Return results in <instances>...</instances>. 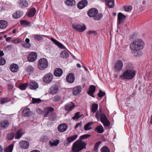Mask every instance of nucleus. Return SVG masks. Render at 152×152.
Segmentation results:
<instances>
[{
	"instance_id": "nucleus-1",
	"label": "nucleus",
	"mask_w": 152,
	"mask_h": 152,
	"mask_svg": "<svg viewBox=\"0 0 152 152\" xmlns=\"http://www.w3.org/2000/svg\"><path fill=\"white\" fill-rule=\"evenodd\" d=\"M144 43L141 39H137L130 44V47L133 51L132 53L134 56H137L140 54L139 51L142 49L144 46Z\"/></svg>"
},
{
	"instance_id": "nucleus-2",
	"label": "nucleus",
	"mask_w": 152,
	"mask_h": 152,
	"mask_svg": "<svg viewBox=\"0 0 152 152\" xmlns=\"http://www.w3.org/2000/svg\"><path fill=\"white\" fill-rule=\"evenodd\" d=\"M87 143L82 140H78L73 144L72 150L73 152H79L85 148Z\"/></svg>"
},
{
	"instance_id": "nucleus-3",
	"label": "nucleus",
	"mask_w": 152,
	"mask_h": 152,
	"mask_svg": "<svg viewBox=\"0 0 152 152\" xmlns=\"http://www.w3.org/2000/svg\"><path fill=\"white\" fill-rule=\"evenodd\" d=\"M136 71L134 70L128 69L124 72L120 76V77L122 79H132L135 76Z\"/></svg>"
},
{
	"instance_id": "nucleus-4",
	"label": "nucleus",
	"mask_w": 152,
	"mask_h": 152,
	"mask_svg": "<svg viewBox=\"0 0 152 152\" xmlns=\"http://www.w3.org/2000/svg\"><path fill=\"white\" fill-rule=\"evenodd\" d=\"M48 65V60L45 58H41L38 62L37 66L38 69L43 70L47 68Z\"/></svg>"
},
{
	"instance_id": "nucleus-5",
	"label": "nucleus",
	"mask_w": 152,
	"mask_h": 152,
	"mask_svg": "<svg viewBox=\"0 0 152 152\" xmlns=\"http://www.w3.org/2000/svg\"><path fill=\"white\" fill-rule=\"evenodd\" d=\"M73 28L76 31L79 32H82L85 31L86 27L85 25H81L79 24H72Z\"/></svg>"
},
{
	"instance_id": "nucleus-6",
	"label": "nucleus",
	"mask_w": 152,
	"mask_h": 152,
	"mask_svg": "<svg viewBox=\"0 0 152 152\" xmlns=\"http://www.w3.org/2000/svg\"><path fill=\"white\" fill-rule=\"evenodd\" d=\"M95 117L98 120H99L100 118L101 122L107 120V119L105 115L101 113V110L100 109H99V111L96 113Z\"/></svg>"
},
{
	"instance_id": "nucleus-7",
	"label": "nucleus",
	"mask_w": 152,
	"mask_h": 152,
	"mask_svg": "<svg viewBox=\"0 0 152 152\" xmlns=\"http://www.w3.org/2000/svg\"><path fill=\"white\" fill-rule=\"evenodd\" d=\"M53 76L51 73H49L45 75L43 78V82L45 83L51 82L53 79Z\"/></svg>"
},
{
	"instance_id": "nucleus-8",
	"label": "nucleus",
	"mask_w": 152,
	"mask_h": 152,
	"mask_svg": "<svg viewBox=\"0 0 152 152\" xmlns=\"http://www.w3.org/2000/svg\"><path fill=\"white\" fill-rule=\"evenodd\" d=\"M123 66V63L122 61L118 60L116 62L114 65V69L116 72H119L121 70Z\"/></svg>"
},
{
	"instance_id": "nucleus-9",
	"label": "nucleus",
	"mask_w": 152,
	"mask_h": 152,
	"mask_svg": "<svg viewBox=\"0 0 152 152\" xmlns=\"http://www.w3.org/2000/svg\"><path fill=\"white\" fill-rule=\"evenodd\" d=\"M58 86L56 84L53 85L49 89V93L52 95L58 93L59 91Z\"/></svg>"
},
{
	"instance_id": "nucleus-10",
	"label": "nucleus",
	"mask_w": 152,
	"mask_h": 152,
	"mask_svg": "<svg viewBox=\"0 0 152 152\" xmlns=\"http://www.w3.org/2000/svg\"><path fill=\"white\" fill-rule=\"evenodd\" d=\"M37 55L35 52H31L28 56V60L29 62H34L37 59Z\"/></svg>"
},
{
	"instance_id": "nucleus-11",
	"label": "nucleus",
	"mask_w": 152,
	"mask_h": 152,
	"mask_svg": "<svg viewBox=\"0 0 152 152\" xmlns=\"http://www.w3.org/2000/svg\"><path fill=\"white\" fill-rule=\"evenodd\" d=\"M98 12V10L95 8H91L87 12V14L90 17H94L96 14H97Z\"/></svg>"
},
{
	"instance_id": "nucleus-12",
	"label": "nucleus",
	"mask_w": 152,
	"mask_h": 152,
	"mask_svg": "<svg viewBox=\"0 0 152 152\" xmlns=\"http://www.w3.org/2000/svg\"><path fill=\"white\" fill-rule=\"evenodd\" d=\"M66 81L69 83H73L75 79L74 75L73 74L70 73L68 74L66 76Z\"/></svg>"
},
{
	"instance_id": "nucleus-13",
	"label": "nucleus",
	"mask_w": 152,
	"mask_h": 152,
	"mask_svg": "<svg viewBox=\"0 0 152 152\" xmlns=\"http://www.w3.org/2000/svg\"><path fill=\"white\" fill-rule=\"evenodd\" d=\"M126 16L121 12L118 13V24H121L125 20Z\"/></svg>"
},
{
	"instance_id": "nucleus-14",
	"label": "nucleus",
	"mask_w": 152,
	"mask_h": 152,
	"mask_svg": "<svg viewBox=\"0 0 152 152\" xmlns=\"http://www.w3.org/2000/svg\"><path fill=\"white\" fill-rule=\"evenodd\" d=\"M54 110L51 107H48L46 108L45 110V117L49 116L53 111Z\"/></svg>"
},
{
	"instance_id": "nucleus-15",
	"label": "nucleus",
	"mask_w": 152,
	"mask_h": 152,
	"mask_svg": "<svg viewBox=\"0 0 152 152\" xmlns=\"http://www.w3.org/2000/svg\"><path fill=\"white\" fill-rule=\"evenodd\" d=\"M19 145L21 148L26 149L29 147V142L26 141H21L19 143Z\"/></svg>"
},
{
	"instance_id": "nucleus-16",
	"label": "nucleus",
	"mask_w": 152,
	"mask_h": 152,
	"mask_svg": "<svg viewBox=\"0 0 152 152\" xmlns=\"http://www.w3.org/2000/svg\"><path fill=\"white\" fill-rule=\"evenodd\" d=\"M75 104L72 102H69L65 105V109L67 111H70L75 107Z\"/></svg>"
},
{
	"instance_id": "nucleus-17",
	"label": "nucleus",
	"mask_w": 152,
	"mask_h": 152,
	"mask_svg": "<svg viewBox=\"0 0 152 152\" xmlns=\"http://www.w3.org/2000/svg\"><path fill=\"white\" fill-rule=\"evenodd\" d=\"M58 130L60 132L65 131L67 129V125L65 124H62L59 125L58 126Z\"/></svg>"
},
{
	"instance_id": "nucleus-18",
	"label": "nucleus",
	"mask_w": 152,
	"mask_h": 152,
	"mask_svg": "<svg viewBox=\"0 0 152 152\" xmlns=\"http://www.w3.org/2000/svg\"><path fill=\"white\" fill-rule=\"evenodd\" d=\"M88 4L86 0H83L80 1L77 4V6L79 9H82L85 7Z\"/></svg>"
},
{
	"instance_id": "nucleus-19",
	"label": "nucleus",
	"mask_w": 152,
	"mask_h": 152,
	"mask_svg": "<svg viewBox=\"0 0 152 152\" xmlns=\"http://www.w3.org/2000/svg\"><path fill=\"white\" fill-rule=\"evenodd\" d=\"M81 90L82 88L80 86H76L73 89V94L75 95H78L80 93Z\"/></svg>"
},
{
	"instance_id": "nucleus-20",
	"label": "nucleus",
	"mask_w": 152,
	"mask_h": 152,
	"mask_svg": "<svg viewBox=\"0 0 152 152\" xmlns=\"http://www.w3.org/2000/svg\"><path fill=\"white\" fill-rule=\"evenodd\" d=\"M19 69L18 66L15 64H12L10 65V69L12 72H17Z\"/></svg>"
},
{
	"instance_id": "nucleus-21",
	"label": "nucleus",
	"mask_w": 152,
	"mask_h": 152,
	"mask_svg": "<svg viewBox=\"0 0 152 152\" xmlns=\"http://www.w3.org/2000/svg\"><path fill=\"white\" fill-rule=\"evenodd\" d=\"M23 14V12L22 11L18 10L13 13L12 16L14 18L17 19L20 18Z\"/></svg>"
},
{
	"instance_id": "nucleus-22",
	"label": "nucleus",
	"mask_w": 152,
	"mask_h": 152,
	"mask_svg": "<svg viewBox=\"0 0 152 152\" xmlns=\"http://www.w3.org/2000/svg\"><path fill=\"white\" fill-rule=\"evenodd\" d=\"M54 74L55 76L57 77H60L63 74L62 70L60 68H56L54 71Z\"/></svg>"
},
{
	"instance_id": "nucleus-23",
	"label": "nucleus",
	"mask_w": 152,
	"mask_h": 152,
	"mask_svg": "<svg viewBox=\"0 0 152 152\" xmlns=\"http://www.w3.org/2000/svg\"><path fill=\"white\" fill-rule=\"evenodd\" d=\"M18 3L19 6L22 8L27 7L28 5V2L26 0H20Z\"/></svg>"
},
{
	"instance_id": "nucleus-24",
	"label": "nucleus",
	"mask_w": 152,
	"mask_h": 152,
	"mask_svg": "<svg viewBox=\"0 0 152 152\" xmlns=\"http://www.w3.org/2000/svg\"><path fill=\"white\" fill-rule=\"evenodd\" d=\"M95 89L96 87L94 86H91L90 87L89 91H88V94L91 96L94 97L93 93L95 91Z\"/></svg>"
},
{
	"instance_id": "nucleus-25",
	"label": "nucleus",
	"mask_w": 152,
	"mask_h": 152,
	"mask_svg": "<svg viewBox=\"0 0 152 152\" xmlns=\"http://www.w3.org/2000/svg\"><path fill=\"white\" fill-rule=\"evenodd\" d=\"M38 85L37 82L32 81L30 83L29 88L32 89H35L38 88Z\"/></svg>"
},
{
	"instance_id": "nucleus-26",
	"label": "nucleus",
	"mask_w": 152,
	"mask_h": 152,
	"mask_svg": "<svg viewBox=\"0 0 152 152\" xmlns=\"http://www.w3.org/2000/svg\"><path fill=\"white\" fill-rule=\"evenodd\" d=\"M106 4L109 8H112L114 6V0H105Z\"/></svg>"
},
{
	"instance_id": "nucleus-27",
	"label": "nucleus",
	"mask_w": 152,
	"mask_h": 152,
	"mask_svg": "<svg viewBox=\"0 0 152 152\" xmlns=\"http://www.w3.org/2000/svg\"><path fill=\"white\" fill-rule=\"evenodd\" d=\"M8 25L7 22L4 20H0V28L4 29L6 28Z\"/></svg>"
},
{
	"instance_id": "nucleus-28",
	"label": "nucleus",
	"mask_w": 152,
	"mask_h": 152,
	"mask_svg": "<svg viewBox=\"0 0 152 152\" xmlns=\"http://www.w3.org/2000/svg\"><path fill=\"white\" fill-rule=\"evenodd\" d=\"M59 142V141L58 140H52L49 141V143L51 147L53 146H56L58 144Z\"/></svg>"
},
{
	"instance_id": "nucleus-29",
	"label": "nucleus",
	"mask_w": 152,
	"mask_h": 152,
	"mask_svg": "<svg viewBox=\"0 0 152 152\" xmlns=\"http://www.w3.org/2000/svg\"><path fill=\"white\" fill-rule=\"evenodd\" d=\"M65 2L67 5L70 7L76 4L75 0H65Z\"/></svg>"
},
{
	"instance_id": "nucleus-30",
	"label": "nucleus",
	"mask_w": 152,
	"mask_h": 152,
	"mask_svg": "<svg viewBox=\"0 0 152 152\" xmlns=\"http://www.w3.org/2000/svg\"><path fill=\"white\" fill-rule=\"evenodd\" d=\"M23 134V132L22 129H20L19 130L16 132L15 138L16 139H20Z\"/></svg>"
},
{
	"instance_id": "nucleus-31",
	"label": "nucleus",
	"mask_w": 152,
	"mask_h": 152,
	"mask_svg": "<svg viewBox=\"0 0 152 152\" xmlns=\"http://www.w3.org/2000/svg\"><path fill=\"white\" fill-rule=\"evenodd\" d=\"M30 112V109L29 108H26L22 111V115L23 116H27L29 115Z\"/></svg>"
},
{
	"instance_id": "nucleus-32",
	"label": "nucleus",
	"mask_w": 152,
	"mask_h": 152,
	"mask_svg": "<svg viewBox=\"0 0 152 152\" xmlns=\"http://www.w3.org/2000/svg\"><path fill=\"white\" fill-rule=\"evenodd\" d=\"M104 129L102 125H98L95 128V131L99 133H102L104 132Z\"/></svg>"
},
{
	"instance_id": "nucleus-33",
	"label": "nucleus",
	"mask_w": 152,
	"mask_h": 152,
	"mask_svg": "<svg viewBox=\"0 0 152 152\" xmlns=\"http://www.w3.org/2000/svg\"><path fill=\"white\" fill-rule=\"evenodd\" d=\"M77 135L75 134L73 136H70L67 138V140L68 143H70L75 140L77 138Z\"/></svg>"
},
{
	"instance_id": "nucleus-34",
	"label": "nucleus",
	"mask_w": 152,
	"mask_h": 152,
	"mask_svg": "<svg viewBox=\"0 0 152 152\" xmlns=\"http://www.w3.org/2000/svg\"><path fill=\"white\" fill-rule=\"evenodd\" d=\"M1 125L2 128L4 129L8 127L9 123L7 120H4L1 123Z\"/></svg>"
},
{
	"instance_id": "nucleus-35",
	"label": "nucleus",
	"mask_w": 152,
	"mask_h": 152,
	"mask_svg": "<svg viewBox=\"0 0 152 152\" xmlns=\"http://www.w3.org/2000/svg\"><path fill=\"white\" fill-rule=\"evenodd\" d=\"M93 124L92 122L88 123L84 126V129L85 130H88L91 129V126Z\"/></svg>"
},
{
	"instance_id": "nucleus-36",
	"label": "nucleus",
	"mask_w": 152,
	"mask_h": 152,
	"mask_svg": "<svg viewBox=\"0 0 152 152\" xmlns=\"http://www.w3.org/2000/svg\"><path fill=\"white\" fill-rule=\"evenodd\" d=\"M69 56L68 52L66 51H63L60 54L61 57L63 58H66Z\"/></svg>"
},
{
	"instance_id": "nucleus-37",
	"label": "nucleus",
	"mask_w": 152,
	"mask_h": 152,
	"mask_svg": "<svg viewBox=\"0 0 152 152\" xmlns=\"http://www.w3.org/2000/svg\"><path fill=\"white\" fill-rule=\"evenodd\" d=\"M11 99L9 97H5L1 99L0 101L1 104H5L7 102L10 101Z\"/></svg>"
},
{
	"instance_id": "nucleus-38",
	"label": "nucleus",
	"mask_w": 152,
	"mask_h": 152,
	"mask_svg": "<svg viewBox=\"0 0 152 152\" xmlns=\"http://www.w3.org/2000/svg\"><path fill=\"white\" fill-rule=\"evenodd\" d=\"M13 145L11 144L6 147L4 150L5 152H12L13 149Z\"/></svg>"
},
{
	"instance_id": "nucleus-39",
	"label": "nucleus",
	"mask_w": 152,
	"mask_h": 152,
	"mask_svg": "<svg viewBox=\"0 0 152 152\" xmlns=\"http://www.w3.org/2000/svg\"><path fill=\"white\" fill-rule=\"evenodd\" d=\"M36 10L35 8H33L30 9L29 12L28 13V16L29 17H31L33 16L36 12Z\"/></svg>"
},
{
	"instance_id": "nucleus-40",
	"label": "nucleus",
	"mask_w": 152,
	"mask_h": 152,
	"mask_svg": "<svg viewBox=\"0 0 152 152\" xmlns=\"http://www.w3.org/2000/svg\"><path fill=\"white\" fill-rule=\"evenodd\" d=\"M103 15L102 13H100L98 14V13L96 14L94 16V20H97L101 19L103 17Z\"/></svg>"
},
{
	"instance_id": "nucleus-41",
	"label": "nucleus",
	"mask_w": 152,
	"mask_h": 152,
	"mask_svg": "<svg viewBox=\"0 0 152 152\" xmlns=\"http://www.w3.org/2000/svg\"><path fill=\"white\" fill-rule=\"evenodd\" d=\"M50 39L55 44L57 45L59 47L62 48L63 47L62 45L56 39L52 38H51Z\"/></svg>"
},
{
	"instance_id": "nucleus-42",
	"label": "nucleus",
	"mask_w": 152,
	"mask_h": 152,
	"mask_svg": "<svg viewBox=\"0 0 152 152\" xmlns=\"http://www.w3.org/2000/svg\"><path fill=\"white\" fill-rule=\"evenodd\" d=\"M15 134L14 132H12L7 134V139L9 140H13Z\"/></svg>"
},
{
	"instance_id": "nucleus-43",
	"label": "nucleus",
	"mask_w": 152,
	"mask_h": 152,
	"mask_svg": "<svg viewBox=\"0 0 152 152\" xmlns=\"http://www.w3.org/2000/svg\"><path fill=\"white\" fill-rule=\"evenodd\" d=\"M82 115H80V112H77L75 113L74 116L72 118L73 119L75 120L80 118Z\"/></svg>"
},
{
	"instance_id": "nucleus-44",
	"label": "nucleus",
	"mask_w": 152,
	"mask_h": 152,
	"mask_svg": "<svg viewBox=\"0 0 152 152\" xmlns=\"http://www.w3.org/2000/svg\"><path fill=\"white\" fill-rule=\"evenodd\" d=\"M98 107V105L97 104H94L92 105V112L94 113H95Z\"/></svg>"
},
{
	"instance_id": "nucleus-45",
	"label": "nucleus",
	"mask_w": 152,
	"mask_h": 152,
	"mask_svg": "<svg viewBox=\"0 0 152 152\" xmlns=\"http://www.w3.org/2000/svg\"><path fill=\"white\" fill-rule=\"evenodd\" d=\"M101 152H110V150L108 147L106 146H104L100 149Z\"/></svg>"
},
{
	"instance_id": "nucleus-46",
	"label": "nucleus",
	"mask_w": 152,
	"mask_h": 152,
	"mask_svg": "<svg viewBox=\"0 0 152 152\" xmlns=\"http://www.w3.org/2000/svg\"><path fill=\"white\" fill-rule=\"evenodd\" d=\"M41 102V100L39 99H36L35 98H32V103L34 104L40 103Z\"/></svg>"
},
{
	"instance_id": "nucleus-47",
	"label": "nucleus",
	"mask_w": 152,
	"mask_h": 152,
	"mask_svg": "<svg viewBox=\"0 0 152 152\" xmlns=\"http://www.w3.org/2000/svg\"><path fill=\"white\" fill-rule=\"evenodd\" d=\"M34 68L32 66L29 65L27 66L26 71L28 72H32L34 71Z\"/></svg>"
},
{
	"instance_id": "nucleus-48",
	"label": "nucleus",
	"mask_w": 152,
	"mask_h": 152,
	"mask_svg": "<svg viewBox=\"0 0 152 152\" xmlns=\"http://www.w3.org/2000/svg\"><path fill=\"white\" fill-rule=\"evenodd\" d=\"M20 22L22 25H29L30 24L29 22L25 20H21Z\"/></svg>"
},
{
	"instance_id": "nucleus-49",
	"label": "nucleus",
	"mask_w": 152,
	"mask_h": 152,
	"mask_svg": "<svg viewBox=\"0 0 152 152\" xmlns=\"http://www.w3.org/2000/svg\"><path fill=\"white\" fill-rule=\"evenodd\" d=\"M48 117L49 119L52 121H54L56 117V115L53 113V112Z\"/></svg>"
},
{
	"instance_id": "nucleus-50",
	"label": "nucleus",
	"mask_w": 152,
	"mask_h": 152,
	"mask_svg": "<svg viewBox=\"0 0 152 152\" xmlns=\"http://www.w3.org/2000/svg\"><path fill=\"white\" fill-rule=\"evenodd\" d=\"M104 126L108 127L110 125V123L108 120L107 119V120H105L102 122Z\"/></svg>"
},
{
	"instance_id": "nucleus-51",
	"label": "nucleus",
	"mask_w": 152,
	"mask_h": 152,
	"mask_svg": "<svg viewBox=\"0 0 152 152\" xmlns=\"http://www.w3.org/2000/svg\"><path fill=\"white\" fill-rule=\"evenodd\" d=\"M90 136V135L89 134H85L83 135L80 136V140H82L86 139Z\"/></svg>"
},
{
	"instance_id": "nucleus-52",
	"label": "nucleus",
	"mask_w": 152,
	"mask_h": 152,
	"mask_svg": "<svg viewBox=\"0 0 152 152\" xmlns=\"http://www.w3.org/2000/svg\"><path fill=\"white\" fill-rule=\"evenodd\" d=\"M27 87V84H22L20 85L19 88L21 90H24L26 89Z\"/></svg>"
},
{
	"instance_id": "nucleus-53",
	"label": "nucleus",
	"mask_w": 152,
	"mask_h": 152,
	"mask_svg": "<svg viewBox=\"0 0 152 152\" xmlns=\"http://www.w3.org/2000/svg\"><path fill=\"white\" fill-rule=\"evenodd\" d=\"M61 99V97L60 96H56L54 97L53 99V100L55 102L59 101Z\"/></svg>"
},
{
	"instance_id": "nucleus-54",
	"label": "nucleus",
	"mask_w": 152,
	"mask_h": 152,
	"mask_svg": "<svg viewBox=\"0 0 152 152\" xmlns=\"http://www.w3.org/2000/svg\"><path fill=\"white\" fill-rule=\"evenodd\" d=\"M6 61L5 59L2 57H0V65H3L5 64Z\"/></svg>"
},
{
	"instance_id": "nucleus-55",
	"label": "nucleus",
	"mask_w": 152,
	"mask_h": 152,
	"mask_svg": "<svg viewBox=\"0 0 152 152\" xmlns=\"http://www.w3.org/2000/svg\"><path fill=\"white\" fill-rule=\"evenodd\" d=\"M22 45L23 47L26 48H29L31 47V45L29 43L24 42Z\"/></svg>"
},
{
	"instance_id": "nucleus-56",
	"label": "nucleus",
	"mask_w": 152,
	"mask_h": 152,
	"mask_svg": "<svg viewBox=\"0 0 152 152\" xmlns=\"http://www.w3.org/2000/svg\"><path fill=\"white\" fill-rule=\"evenodd\" d=\"M34 39L36 40H40L42 38V37L39 35H35L34 36Z\"/></svg>"
},
{
	"instance_id": "nucleus-57",
	"label": "nucleus",
	"mask_w": 152,
	"mask_h": 152,
	"mask_svg": "<svg viewBox=\"0 0 152 152\" xmlns=\"http://www.w3.org/2000/svg\"><path fill=\"white\" fill-rule=\"evenodd\" d=\"M124 10L126 11L131 10L132 9V7L131 6H126L124 7Z\"/></svg>"
},
{
	"instance_id": "nucleus-58",
	"label": "nucleus",
	"mask_w": 152,
	"mask_h": 152,
	"mask_svg": "<svg viewBox=\"0 0 152 152\" xmlns=\"http://www.w3.org/2000/svg\"><path fill=\"white\" fill-rule=\"evenodd\" d=\"M97 95L99 97H101L104 96L105 95V93L101 90H100L99 91V92L98 94Z\"/></svg>"
},
{
	"instance_id": "nucleus-59",
	"label": "nucleus",
	"mask_w": 152,
	"mask_h": 152,
	"mask_svg": "<svg viewBox=\"0 0 152 152\" xmlns=\"http://www.w3.org/2000/svg\"><path fill=\"white\" fill-rule=\"evenodd\" d=\"M101 143V142L98 141L96 143L94 148V150L97 151V150L98 146Z\"/></svg>"
},
{
	"instance_id": "nucleus-60",
	"label": "nucleus",
	"mask_w": 152,
	"mask_h": 152,
	"mask_svg": "<svg viewBox=\"0 0 152 152\" xmlns=\"http://www.w3.org/2000/svg\"><path fill=\"white\" fill-rule=\"evenodd\" d=\"M88 34L90 35L91 34L96 35L97 33L96 31H90L88 32Z\"/></svg>"
},
{
	"instance_id": "nucleus-61",
	"label": "nucleus",
	"mask_w": 152,
	"mask_h": 152,
	"mask_svg": "<svg viewBox=\"0 0 152 152\" xmlns=\"http://www.w3.org/2000/svg\"><path fill=\"white\" fill-rule=\"evenodd\" d=\"M82 122H81L80 123H79L77 124L75 126V129H77L78 126L81 127V126Z\"/></svg>"
},
{
	"instance_id": "nucleus-62",
	"label": "nucleus",
	"mask_w": 152,
	"mask_h": 152,
	"mask_svg": "<svg viewBox=\"0 0 152 152\" xmlns=\"http://www.w3.org/2000/svg\"><path fill=\"white\" fill-rule=\"evenodd\" d=\"M12 48V46L11 45H8L4 47V48L6 50H10Z\"/></svg>"
},
{
	"instance_id": "nucleus-63",
	"label": "nucleus",
	"mask_w": 152,
	"mask_h": 152,
	"mask_svg": "<svg viewBox=\"0 0 152 152\" xmlns=\"http://www.w3.org/2000/svg\"><path fill=\"white\" fill-rule=\"evenodd\" d=\"M8 89L9 90H11L13 87V86L12 84H9L8 85Z\"/></svg>"
},
{
	"instance_id": "nucleus-64",
	"label": "nucleus",
	"mask_w": 152,
	"mask_h": 152,
	"mask_svg": "<svg viewBox=\"0 0 152 152\" xmlns=\"http://www.w3.org/2000/svg\"><path fill=\"white\" fill-rule=\"evenodd\" d=\"M4 54L3 52L2 51H0V57H2Z\"/></svg>"
}]
</instances>
